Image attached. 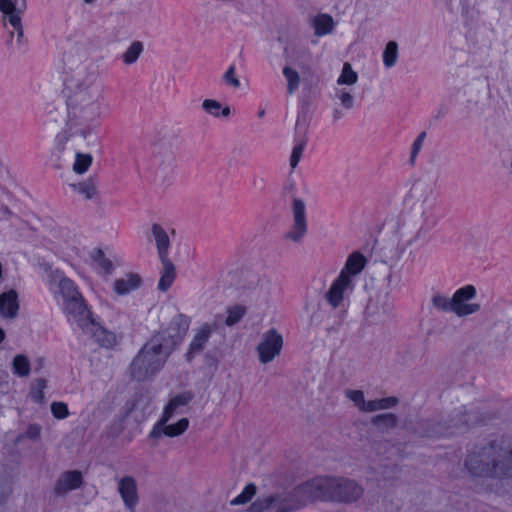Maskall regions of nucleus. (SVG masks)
<instances>
[{
	"label": "nucleus",
	"mask_w": 512,
	"mask_h": 512,
	"mask_svg": "<svg viewBox=\"0 0 512 512\" xmlns=\"http://www.w3.org/2000/svg\"><path fill=\"white\" fill-rule=\"evenodd\" d=\"M64 96L67 105V127L69 137L80 135L86 138L95 128V123L101 115V100L103 88L97 82L94 72L77 70L64 80Z\"/></svg>",
	"instance_id": "f257e3e1"
},
{
	"label": "nucleus",
	"mask_w": 512,
	"mask_h": 512,
	"mask_svg": "<svg viewBox=\"0 0 512 512\" xmlns=\"http://www.w3.org/2000/svg\"><path fill=\"white\" fill-rule=\"evenodd\" d=\"M464 467L475 478L512 479V448L490 441L469 452Z\"/></svg>",
	"instance_id": "f03ea898"
},
{
	"label": "nucleus",
	"mask_w": 512,
	"mask_h": 512,
	"mask_svg": "<svg viewBox=\"0 0 512 512\" xmlns=\"http://www.w3.org/2000/svg\"><path fill=\"white\" fill-rule=\"evenodd\" d=\"M152 335L130 364L132 379L144 381L157 374L166 364L172 352Z\"/></svg>",
	"instance_id": "7ed1b4c3"
},
{
	"label": "nucleus",
	"mask_w": 512,
	"mask_h": 512,
	"mask_svg": "<svg viewBox=\"0 0 512 512\" xmlns=\"http://www.w3.org/2000/svg\"><path fill=\"white\" fill-rule=\"evenodd\" d=\"M314 484L317 500L349 503L358 500L363 493L356 481L343 477H316Z\"/></svg>",
	"instance_id": "20e7f679"
},
{
	"label": "nucleus",
	"mask_w": 512,
	"mask_h": 512,
	"mask_svg": "<svg viewBox=\"0 0 512 512\" xmlns=\"http://www.w3.org/2000/svg\"><path fill=\"white\" fill-rule=\"evenodd\" d=\"M314 478L308 480L290 491L271 494L274 499V512H294L309 502L316 501Z\"/></svg>",
	"instance_id": "39448f33"
},
{
	"label": "nucleus",
	"mask_w": 512,
	"mask_h": 512,
	"mask_svg": "<svg viewBox=\"0 0 512 512\" xmlns=\"http://www.w3.org/2000/svg\"><path fill=\"white\" fill-rule=\"evenodd\" d=\"M190 323L191 320L188 316L178 313L165 329H161L153 335L161 338L159 341L173 353L183 342Z\"/></svg>",
	"instance_id": "423d86ee"
},
{
	"label": "nucleus",
	"mask_w": 512,
	"mask_h": 512,
	"mask_svg": "<svg viewBox=\"0 0 512 512\" xmlns=\"http://www.w3.org/2000/svg\"><path fill=\"white\" fill-rule=\"evenodd\" d=\"M25 11L23 7H17L11 3V0H0V12L2 13V22L4 27L8 25L12 28L9 31L10 37L7 45L12 44L14 33L17 35L16 44L22 47L26 44L22 26V15Z\"/></svg>",
	"instance_id": "0eeeda50"
},
{
	"label": "nucleus",
	"mask_w": 512,
	"mask_h": 512,
	"mask_svg": "<svg viewBox=\"0 0 512 512\" xmlns=\"http://www.w3.org/2000/svg\"><path fill=\"white\" fill-rule=\"evenodd\" d=\"M283 346V337L274 328L263 334L262 341L257 346L259 360L263 364L271 362L280 354Z\"/></svg>",
	"instance_id": "6e6552de"
},
{
	"label": "nucleus",
	"mask_w": 512,
	"mask_h": 512,
	"mask_svg": "<svg viewBox=\"0 0 512 512\" xmlns=\"http://www.w3.org/2000/svg\"><path fill=\"white\" fill-rule=\"evenodd\" d=\"M353 289V280L345 276L344 273H340L332 282L324 298L332 308L336 309L343 306L345 296L352 293Z\"/></svg>",
	"instance_id": "1a4fd4ad"
},
{
	"label": "nucleus",
	"mask_w": 512,
	"mask_h": 512,
	"mask_svg": "<svg viewBox=\"0 0 512 512\" xmlns=\"http://www.w3.org/2000/svg\"><path fill=\"white\" fill-rule=\"evenodd\" d=\"M476 296V289L473 285H466L455 291L452 296L455 314L458 317H464L476 313L480 310L477 303H466Z\"/></svg>",
	"instance_id": "9d476101"
},
{
	"label": "nucleus",
	"mask_w": 512,
	"mask_h": 512,
	"mask_svg": "<svg viewBox=\"0 0 512 512\" xmlns=\"http://www.w3.org/2000/svg\"><path fill=\"white\" fill-rule=\"evenodd\" d=\"M293 225L285 234V239L299 243L307 233V221L305 213V203L301 199H294L292 204Z\"/></svg>",
	"instance_id": "9b49d317"
},
{
	"label": "nucleus",
	"mask_w": 512,
	"mask_h": 512,
	"mask_svg": "<svg viewBox=\"0 0 512 512\" xmlns=\"http://www.w3.org/2000/svg\"><path fill=\"white\" fill-rule=\"evenodd\" d=\"M155 180L162 186H169L174 179V155L171 151L164 156L160 152L154 155Z\"/></svg>",
	"instance_id": "f8f14e48"
},
{
	"label": "nucleus",
	"mask_w": 512,
	"mask_h": 512,
	"mask_svg": "<svg viewBox=\"0 0 512 512\" xmlns=\"http://www.w3.org/2000/svg\"><path fill=\"white\" fill-rule=\"evenodd\" d=\"M423 436L426 437H449L458 434L459 430L465 429L463 424L448 425L447 419H429L421 423Z\"/></svg>",
	"instance_id": "ddd939ff"
},
{
	"label": "nucleus",
	"mask_w": 512,
	"mask_h": 512,
	"mask_svg": "<svg viewBox=\"0 0 512 512\" xmlns=\"http://www.w3.org/2000/svg\"><path fill=\"white\" fill-rule=\"evenodd\" d=\"M64 313L69 319L72 318L81 330L91 324L94 319L92 311L88 308L83 296L64 305Z\"/></svg>",
	"instance_id": "4468645a"
},
{
	"label": "nucleus",
	"mask_w": 512,
	"mask_h": 512,
	"mask_svg": "<svg viewBox=\"0 0 512 512\" xmlns=\"http://www.w3.org/2000/svg\"><path fill=\"white\" fill-rule=\"evenodd\" d=\"M223 318L222 315H217L216 316V321L213 325H210L208 323H204L200 329L196 332V334L194 335L190 345H189V348H188V351L186 352L185 354V358H186V361L187 362H191L193 360V358L195 357V355L199 354L200 352L203 351L206 343L208 342L211 334L213 331L217 330V321L218 320H221Z\"/></svg>",
	"instance_id": "2eb2a0df"
},
{
	"label": "nucleus",
	"mask_w": 512,
	"mask_h": 512,
	"mask_svg": "<svg viewBox=\"0 0 512 512\" xmlns=\"http://www.w3.org/2000/svg\"><path fill=\"white\" fill-rule=\"evenodd\" d=\"M83 484V475L79 470H70L63 472L54 485V494L56 496H65L69 492L80 488Z\"/></svg>",
	"instance_id": "dca6fc26"
},
{
	"label": "nucleus",
	"mask_w": 512,
	"mask_h": 512,
	"mask_svg": "<svg viewBox=\"0 0 512 512\" xmlns=\"http://www.w3.org/2000/svg\"><path fill=\"white\" fill-rule=\"evenodd\" d=\"M125 507L131 511H135L138 503L137 483L132 476H124L118 481L117 488Z\"/></svg>",
	"instance_id": "f3484780"
},
{
	"label": "nucleus",
	"mask_w": 512,
	"mask_h": 512,
	"mask_svg": "<svg viewBox=\"0 0 512 512\" xmlns=\"http://www.w3.org/2000/svg\"><path fill=\"white\" fill-rule=\"evenodd\" d=\"M82 331L85 334L91 335V337L102 347L112 348L117 344L116 335L101 326L95 319H93L91 324Z\"/></svg>",
	"instance_id": "a211bd4d"
},
{
	"label": "nucleus",
	"mask_w": 512,
	"mask_h": 512,
	"mask_svg": "<svg viewBox=\"0 0 512 512\" xmlns=\"http://www.w3.org/2000/svg\"><path fill=\"white\" fill-rule=\"evenodd\" d=\"M189 427V420L187 418L180 419L177 423L171 425L159 426V421L155 423L149 433V438L158 439L163 435L167 437H177L182 435Z\"/></svg>",
	"instance_id": "6ab92c4d"
},
{
	"label": "nucleus",
	"mask_w": 512,
	"mask_h": 512,
	"mask_svg": "<svg viewBox=\"0 0 512 512\" xmlns=\"http://www.w3.org/2000/svg\"><path fill=\"white\" fill-rule=\"evenodd\" d=\"M448 425L463 424L465 429L459 430L458 434L466 432L470 427L480 423L482 420L475 411H467L465 407L456 408L447 419Z\"/></svg>",
	"instance_id": "aec40b11"
},
{
	"label": "nucleus",
	"mask_w": 512,
	"mask_h": 512,
	"mask_svg": "<svg viewBox=\"0 0 512 512\" xmlns=\"http://www.w3.org/2000/svg\"><path fill=\"white\" fill-rule=\"evenodd\" d=\"M18 310V295L15 290H9L0 294V315L3 318H15Z\"/></svg>",
	"instance_id": "412c9836"
},
{
	"label": "nucleus",
	"mask_w": 512,
	"mask_h": 512,
	"mask_svg": "<svg viewBox=\"0 0 512 512\" xmlns=\"http://www.w3.org/2000/svg\"><path fill=\"white\" fill-rule=\"evenodd\" d=\"M365 265V256L361 252L355 251L348 256L340 273H344L345 276L352 279L353 276L359 274L364 269Z\"/></svg>",
	"instance_id": "4be33fe9"
},
{
	"label": "nucleus",
	"mask_w": 512,
	"mask_h": 512,
	"mask_svg": "<svg viewBox=\"0 0 512 512\" xmlns=\"http://www.w3.org/2000/svg\"><path fill=\"white\" fill-rule=\"evenodd\" d=\"M56 284L58 285L59 293L63 299V306L68 302L80 299L82 296L75 283L65 276L61 277Z\"/></svg>",
	"instance_id": "5701e85b"
},
{
	"label": "nucleus",
	"mask_w": 512,
	"mask_h": 512,
	"mask_svg": "<svg viewBox=\"0 0 512 512\" xmlns=\"http://www.w3.org/2000/svg\"><path fill=\"white\" fill-rule=\"evenodd\" d=\"M160 260L163 265V270L158 282V289L162 292H165L172 286L176 277V271L174 264L169 258Z\"/></svg>",
	"instance_id": "b1692460"
},
{
	"label": "nucleus",
	"mask_w": 512,
	"mask_h": 512,
	"mask_svg": "<svg viewBox=\"0 0 512 512\" xmlns=\"http://www.w3.org/2000/svg\"><path fill=\"white\" fill-rule=\"evenodd\" d=\"M141 282V277L138 274L130 273L126 278H120L115 281L114 290L118 295H125L137 289Z\"/></svg>",
	"instance_id": "393cba45"
},
{
	"label": "nucleus",
	"mask_w": 512,
	"mask_h": 512,
	"mask_svg": "<svg viewBox=\"0 0 512 512\" xmlns=\"http://www.w3.org/2000/svg\"><path fill=\"white\" fill-rule=\"evenodd\" d=\"M151 230L156 241L159 258H168V249L170 246V241L166 231L161 227V225L157 223L152 225Z\"/></svg>",
	"instance_id": "a878e982"
},
{
	"label": "nucleus",
	"mask_w": 512,
	"mask_h": 512,
	"mask_svg": "<svg viewBox=\"0 0 512 512\" xmlns=\"http://www.w3.org/2000/svg\"><path fill=\"white\" fill-rule=\"evenodd\" d=\"M315 35L323 36L333 31L335 23L329 14H318L312 20Z\"/></svg>",
	"instance_id": "bb28decb"
},
{
	"label": "nucleus",
	"mask_w": 512,
	"mask_h": 512,
	"mask_svg": "<svg viewBox=\"0 0 512 512\" xmlns=\"http://www.w3.org/2000/svg\"><path fill=\"white\" fill-rule=\"evenodd\" d=\"M202 109L209 115L213 117H224L227 118L230 116L231 111L228 106H222V104L214 99H205L202 102Z\"/></svg>",
	"instance_id": "cd10ccee"
},
{
	"label": "nucleus",
	"mask_w": 512,
	"mask_h": 512,
	"mask_svg": "<svg viewBox=\"0 0 512 512\" xmlns=\"http://www.w3.org/2000/svg\"><path fill=\"white\" fill-rule=\"evenodd\" d=\"M398 44L396 41H389L383 51V64L386 68H392L396 65L398 59Z\"/></svg>",
	"instance_id": "c85d7f7f"
},
{
	"label": "nucleus",
	"mask_w": 512,
	"mask_h": 512,
	"mask_svg": "<svg viewBox=\"0 0 512 512\" xmlns=\"http://www.w3.org/2000/svg\"><path fill=\"white\" fill-rule=\"evenodd\" d=\"M371 423L379 429L387 430L396 427L398 418L393 413H384L374 416Z\"/></svg>",
	"instance_id": "c756f323"
},
{
	"label": "nucleus",
	"mask_w": 512,
	"mask_h": 512,
	"mask_svg": "<svg viewBox=\"0 0 512 512\" xmlns=\"http://www.w3.org/2000/svg\"><path fill=\"white\" fill-rule=\"evenodd\" d=\"M294 141H295V145L293 147V150H292V153L290 156V166L292 169H294L298 165V163L302 157V153L307 144V136H305V135L295 136Z\"/></svg>",
	"instance_id": "7c9ffc66"
},
{
	"label": "nucleus",
	"mask_w": 512,
	"mask_h": 512,
	"mask_svg": "<svg viewBox=\"0 0 512 512\" xmlns=\"http://www.w3.org/2000/svg\"><path fill=\"white\" fill-rule=\"evenodd\" d=\"M70 186L75 192L83 195L84 198L88 200L92 199L97 194L96 184L91 178L77 184H71Z\"/></svg>",
	"instance_id": "2f4dec72"
},
{
	"label": "nucleus",
	"mask_w": 512,
	"mask_h": 512,
	"mask_svg": "<svg viewBox=\"0 0 512 512\" xmlns=\"http://www.w3.org/2000/svg\"><path fill=\"white\" fill-rule=\"evenodd\" d=\"M246 312V308L242 305H233L228 307L226 310L227 316L224 319L225 325L231 327L237 324L245 316Z\"/></svg>",
	"instance_id": "473e14b6"
},
{
	"label": "nucleus",
	"mask_w": 512,
	"mask_h": 512,
	"mask_svg": "<svg viewBox=\"0 0 512 512\" xmlns=\"http://www.w3.org/2000/svg\"><path fill=\"white\" fill-rule=\"evenodd\" d=\"M431 302L433 307L438 311L455 313V306L452 298L436 293L432 296Z\"/></svg>",
	"instance_id": "72a5a7b5"
},
{
	"label": "nucleus",
	"mask_w": 512,
	"mask_h": 512,
	"mask_svg": "<svg viewBox=\"0 0 512 512\" xmlns=\"http://www.w3.org/2000/svg\"><path fill=\"white\" fill-rule=\"evenodd\" d=\"M143 52V44L140 41H134L123 53L122 60L126 65L134 64Z\"/></svg>",
	"instance_id": "f704fd0d"
},
{
	"label": "nucleus",
	"mask_w": 512,
	"mask_h": 512,
	"mask_svg": "<svg viewBox=\"0 0 512 512\" xmlns=\"http://www.w3.org/2000/svg\"><path fill=\"white\" fill-rule=\"evenodd\" d=\"M12 366L13 373L19 377H26L30 373L29 359L23 354H18L14 357Z\"/></svg>",
	"instance_id": "c9c22d12"
},
{
	"label": "nucleus",
	"mask_w": 512,
	"mask_h": 512,
	"mask_svg": "<svg viewBox=\"0 0 512 512\" xmlns=\"http://www.w3.org/2000/svg\"><path fill=\"white\" fill-rule=\"evenodd\" d=\"M283 75L287 80V92L292 95L300 85V76L298 72L289 66L283 68Z\"/></svg>",
	"instance_id": "e433bc0d"
},
{
	"label": "nucleus",
	"mask_w": 512,
	"mask_h": 512,
	"mask_svg": "<svg viewBox=\"0 0 512 512\" xmlns=\"http://www.w3.org/2000/svg\"><path fill=\"white\" fill-rule=\"evenodd\" d=\"M357 80H358V75L352 69L351 64L348 62L344 63L342 72L337 79V84L338 85H353L357 82Z\"/></svg>",
	"instance_id": "4c0bfd02"
},
{
	"label": "nucleus",
	"mask_w": 512,
	"mask_h": 512,
	"mask_svg": "<svg viewBox=\"0 0 512 512\" xmlns=\"http://www.w3.org/2000/svg\"><path fill=\"white\" fill-rule=\"evenodd\" d=\"M274 506V499L271 495L258 497L246 510V512H264L272 509Z\"/></svg>",
	"instance_id": "58836bf2"
},
{
	"label": "nucleus",
	"mask_w": 512,
	"mask_h": 512,
	"mask_svg": "<svg viewBox=\"0 0 512 512\" xmlns=\"http://www.w3.org/2000/svg\"><path fill=\"white\" fill-rule=\"evenodd\" d=\"M334 98L340 101L344 109L350 110L354 107V96L345 88H336Z\"/></svg>",
	"instance_id": "ea45409f"
},
{
	"label": "nucleus",
	"mask_w": 512,
	"mask_h": 512,
	"mask_svg": "<svg viewBox=\"0 0 512 512\" xmlns=\"http://www.w3.org/2000/svg\"><path fill=\"white\" fill-rule=\"evenodd\" d=\"M256 490L257 488L254 483L247 484L243 491L237 497L231 500V505L235 506L248 503L256 494Z\"/></svg>",
	"instance_id": "a19ab883"
},
{
	"label": "nucleus",
	"mask_w": 512,
	"mask_h": 512,
	"mask_svg": "<svg viewBox=\"0 0 512 512\" xmlns=\"http://www.w3.org/2000/svg\"><path fill=\"white\" fill-rule=\"evenodd\" d=\"M91 163L92 156L90 154L76 153L73 171L77 174H83L88 170Z\"/></svg>",
	"instance_id": "79ce46f5"
},
{
	"label": "nucleus",
	"mask_w": 512,
	"mask_h": 512,
	"mask_svg": "<svg viewBox=\"0 0 512 512\" xmlns=\"http://www.w3.org/2000/svg\"><path fill=\"white\" fill-rule=\"evenodd\" d=\"M91 258L96 262L106 273H110L113 269L112 262L105 257L104 252L100 248H95L91 252Z\"/></svg>",
	"instance_id": "37998d69"
},
{
	"label": "nucleus",
	"mask_w": 512,
	"mask_h": 512,
	"mask_svg": "<svg viewBox=\"0 0 512 512\" xmlns=\"http://www.w3.org/2000/svg\"><path fill=\"white\" fill-rule=\"evenodd\" d=\"M39 267L46 274L50 286L56 284L57 281H59V279L63 277L59 270L54 271L52 269V266L47 262L40 263Z\"/></svg>",
	"instance_id": "c03bdc74"
},
{
	"label": "nucleus",
	"mask_w": 512,
	"mask_h": 512,
	"mask_svg": "<svg viewBox=\"0 0 512 512\" xmlns=\"http://www.w3.org/2000/svg\"><path fill=\"white\" fill-rule=\"evenodd\" d=\"M345 396L351 400L354 405L361 410V407L364 405V392L362 390H351L347 389L345 391Z\"/></svg>",
	"instance_id": "a18cd8bd"
},
{
	"label": "nucleus",
	"mask_w": 512,
	"mask_h": 512,
	"mask_svg": "<svg viewBox=\"0 0 512 512\" xmlns=\"http://www.w3.org/2000/svg\"><path fill=\"white\" fill-rule=\"evenodd\" d=\"M51 412L57 419H64L69 414L68 407L63 402H53L51 404Z\"/></svg>",
	"instance_id": "49530a36"
},
{
	"label": "nucleus",
	"mask_w": 512,
	"mask_h": 512,
	"mask_svg": "<svg viewBox=\"0 0 512 512\" xmlns=\"http://www.w3.org/2000/svg\"><path fill=\"white\" fill-rule=\"evenodd\" d=\"M307 134V117L306 112L302 111L298 114L295 124V136Z\"/></svg>",
	"instance_id": "de8ad7c7"
},
{
	"label": "nucleus",
	"mask_w": 512,
	"mask_h": 512,
	"mask_svg": "<svg viewBox=\"0 0 512 512\" xmlns=\"http://www.w3.org/2000/svg\"><path fill=\"white\" fill-rule=\"evenodd\" d=\"M224 82L233 88L240 87V81L235 74V66L231 65L223 75Z\"/></svg>",
	"instance_id": "09e8293b"
},
{
	"label": "nucleus",
	"mask_w": 512,
	"mask_h": 512,
	"mask_svg": "<svg viewBox=\"0 0 512 512\" xmlns=\"http://www.w3.org/2000/svg\"><path fill=\"white\" fill-rule=\"evenodd\" d=\"M177 410V407L173 405L171 400L168 402V404L164 407L163 413L160 417L159 426H162L164 424H167V422L174 416L175 411Z\"/></svg>",
	"instance_id": "8fccbe9b"
},
{
	"label": "nucleus",
	"mask_w": 512,
	"mask_h": 512,
	"mask_svg": "<svg viewBox=\"0 0 512 512\" xmlns=\"http://www.w3.org/2000/svg\"><path fill=\"white\" fill-rule=\"evenodd\" d=\"M192 398H193V395L191 392H183L181 394L176 395L175 397H173L170 400L174 406L179 408L181 406L187 405L192 400Z\"/></svg>",
	"instance_id": "3c124183"
},
{
	"label": "nucleus",
	"mask_w": 512,
	"mask_h": 512,
	"mask_svg": "<svg viewBox=\"0 0 512 512\" xmlns=\"http://www.w3.org/2000/svg\"><path fill=\"white\" fill-rule=\"evenodd\" d=\"M399 403V399L395 396H390V397H385V398H382V399H378V407H379V410H385V409H390V408H393L395 406H397Z\"/></svg>",
	"instance_id": "603ef678"
},
{
	"label": "nucleus",
	"mask_w": 512,
	"mask_h": 512,
	"mask_svg": "<svg viewBox=\"0 0 512 512\" xmlns=\"http://www.w3.org/2000/svg\"><path fill=\"white\" fill-rule=\"evenodd\" d=\"M40 433L41 426L39 424L33 423L27 427L23 436L31 440H38L40 437Z\"/></svg>",
	"instance_id": "864d4df0"
},
{
	"label": "nucleus",
	"mask_w": 512,
	"mask_h": 512,
	"mask_svg": "<svg viewBox=\"0 0 512 512\" xmlns=\"http://www.w3.org/2000/svg\"><path fill=\"white\" fill-rule=\"evenodd\" d=\"M426 137V132H421L417 138L415 139V141L413 142V145H412V149H411V161L414 160V158L416 157V155L419 153V151L421 150V147L423 145V142H424V139Z\"/></svg>",
	"instance_id": "5fc2aeb1"
},
{
	"label": "nucleus",
	"mask_w": 512,
	"mask_h": 512,
	"mask_svg": "<svg viewBox=\"0 0 512 512\" xmlns=\"http://www.w3.org/2000/svg\"><path fill=\"white\" fill-rule=\"evenodd\" d=\"M378 405H379L378 404V399L364 401V405L361 407L360 411H362V412H374V411L379 410Z\"/></svg>",
	"instance_id": "6e6d98bb"
},
{
	"label": "nucleus",
	"mask_w": 512,
	"mask_h": 512,
	"mask_svg": "<svg viewBox=\"0 0 512 512\" xmlns=\"http://www.w3.org/2000/svg\"><path fill=\"white\" fill-rule=\"evenodd\" d=\"M252 185L255 189L263 191L266 186L265 179L261 176H254L252 179Z\"/></svg>",
	"instance_id": "4d7b16f0"
},
{
	"label": "nucleus",
	"mask_w": 512,
	"mask_h": 512,
	"mask_svg": "<svg viewBox=\"0 0 512 512\" xmlns=\"http://www.w3.org/2000/svg\"><path fill=\"white\" fill-rule=\"evenodd\" d=\"M32 398L35 402H41L44 398V393L40 389H36L32 392Z\"/></svg>",
	"instance_id": "13d9d810"
},
{
	"label": "nucleus",
	"mask_w": 512,
	"mask_h": 512,
	"mask_svg": "<svg viewBox=\"0 0 512 512\" xmlns=\"http://www.w3.org/2000/svg\"><path fill=\"white\" fill-rule=\"evenodd\" d=\"M428 231H429V230H428V228L421 227V228L417 231L416 235H415V236H414V238L411 240V242H413V241H417L418 239H420V237H421L422 235H426V234L428 233Z\"/></svg>",
	"instance_id": "bf43d9fd"
},
{
	"label": "nucleus",
	"mask_w": 512,
	"mask_h": 512,
	"mask_svg": "<svg viewBox=\"0 0 512 512\" xmlns=\"http://www.w3.org/2000/svg\"><path fill=\"white\" fill-rule=\"evenodd\" d=\"M343 115L344 114H343L342 110L335 108L332 113L333 121L334 122L339 121L343 117Z\"/></svg>",
	"instance_id": "052dcab7"
},
{
	"label": "nucleus",
	"mask_w": 512,
	"mask_h": 512,
	"mask_svg": "<svg viewBox=\"0 0 512 512\" xmlns=\"http://www.w3.org/2000/svg\"><path fill=\"white\" fill-rule=\"evenodd\" d=\"M46 386H47V382L45 379L40 378V379L36 380V388L37 389H40L41 391H43L46 388Z\"/></svg>",
	"instance_id": "680f3d73"
},
{
	"label": "nucleus",
	"mask_w": 512,
	"mask_h": 512,
	"mask_svg": "<svg viewBox=\"0 0 512 512\" xmlns=\"http://www.w3.org/2000/svg\"><path fill=\"white\" fill-rule=\"evenodd\" d=\"M11 3L14 5L15 3V6L17 7H23L26 9V0H11Z\"/></svg>",
	"instance_id": "e2e57ef3"
},
{
	"label": "nucleus",
	"mask_w": 512,
	"mask_h": 512,
	"mask_svg": "<svg viewBox=\"0 0 512 512\" xmlns=\"http://www.w3.org/2000/svg\"><path fill=\"white\" fill-rule=\"evenodd\" d=\"M448 111V108L447 107H441L436 115V118L439 119L441 117H443Z\"/></svg>",
	"instance_id": "0e129e2a"
},
{
	"label": "nucleus",
	"mask_w": 512,
	"mask_h": 512,
	"mask_svg": "<svg viewBox=\"0 0 512 512\" xmlns=\"http://www.w3.org/2000/svg\"><path fill=\"white\" fill-rule=\"evenodd\" d=\"M1 212L4 214V215H7L9 216L11 214V211L10 209L7 207V206H2L1 207Z\"/></svg>",
	"instance_id": "69168bd1"
},
{
	"label": "nucleus",
	"mask_w": 512,
	"mask_h": 512,
	"mask_svg": "<svg viewBox=\"0 0 512 512\" xmlns=\"http://www.w3.org/2000/svg\"><path fill=\"white\" fill-rule=\"evenodd\" d=\"M5 336V331L2 328H0V344L4 341Z\"/></svg>",
	"instance_id": "338daca9"
},
{
	"label": "nucleus",
	"mask_w": 512,
	"mask_h": 512,
	"mask_svg": "<svg viewBox=\"0 0 512 512\" xmlns=\"http://www.w3.org/2000/svg\"><path fill=\"white\" fill-rule=\"evenodd\" d=\"M264 114H265V111H264V110H260V111L258 112V117H263V116H264Z\"/></svg>",
	"instance_id": "774afa93"
}]
</instances>
